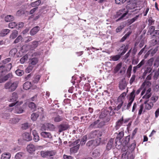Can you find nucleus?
<instances>
[{"mask_svg":"<svg viewBox=\"0 0 159 159\" xmlns=\"http://www.w3.org/2000/svg\"><path fill=\"white\" fill-rule=\"evenodd\" d=\"M18 85V83L15 81L13 83L11 82H7L4 84L5 89H7L10 92H13L15 91Z\"/></svg>","mask_w":159,"mask_h":159,"instance_id":"f257e3e1","label":"nucleus"},{"mask_svg":"<svg viewBox=\"0 0 159 159\" xmlns=\"http://www.w3.org/2000/svg\"><path fill=\"white\" fill-rule=\"evenodd\" d=\"M105 122L102 119H99L91 123L89 127L90 129L101 128L105 125Z\"/></svg>","mask_w":159,"mask_h":159,"instance_id":"f03ea898","label":"nucleus"},{"mask_svg":"<svg viewBox=\"0 0 159 159\" xmlns=\"http://www.w3.org/2000/svg\"><path fill=\"white\" fill-rule=\"evenodd\" d=\"M12 67V64L11 63L0 65V77H2L8 71L10 70Z\"/></svg>","mask_w":159,"mask_h":159,"instance_id":"7ed1b4c3","label":"nucleus"},{"mask_svg":"<svg viewBox=\"0 0 159 159\" xmlns=\"http://www.w3.org/2000/svg\"><path fill=\"white\" fill-rule=\"evenodd\" d=\"M56 152L54 150L42 151L41 152L40 154L42 157L48 158L54 156L56 154Z\"/></svg>","mask_w":159,"mask_h":159,"instance_id":"20e7f679","label":"nucleus"},{"mask_svg":"<svg viewBox=\"0 0 159 159\" xmlns=\"http://www.w3.org/2000/svg\"><path fill=\"white\" fill-rule=\"evenodd\" d=\"M109 111L106 110L102 111L99 116V119L103 120L106 123L109 121L110 118L108 115Z\"/></svg>","mask_w":159,"mask_h":159,"instance_id":"39448f33","label":"nucleus"},{"mask_svg":"<svg viewBox=\"0 0 159 159\" xmlns=\"http://www.w3.org/2000/svg\"><path fill=\"white\" fill-rule=\"evenodd\" d=\"M80 140L78 139L74 142L72 144V146H74L70 148V151L72 153H75L76 152L79 150L80 145L79 143Z\"/></svg>","mask_w":159,"mask_h":159,"instance_id":"423d86ee","label":"nucleus"},{"mask_svg":"<svg viewBox=\"0 0 159 159\" xmlns=\"http://www.w3.org/2000/svg\"><path fill=\"white\" fill-rule=\"evenodd\" d=\"M149 100H146L144 101V104L145 105V108L146 110H150L154 106L153 102H148Z\"/></svg>","mask_w":159,"mask_h":159,"instance_id":"0eeeda50","label":"nucleus"},{"mask_svg":"<svg viewBox=\"0 0 159 159\" xmlns=\"http://www.w3.org/2000/svg\"><path fill=\"white\" fill-rule=\"evenodd\" d=\"M26 149L27 151L30 153H32L35 151V147L33 144L30 143L27 146Z\"/></svg>","mask_w":159,"mask_h":159,"instance_id":"6e6552de","label":"nucleus"},{"mask_svg":"<svg viewBox=\"0 0 159 159\" xmlns=\"http://www.w3.org/2000/svg\"><path fill=\"white\" fill-rule=\"evenodd\" d=\"M125 51H124V52L120 53V54L111 56L110 57L111 59L110 60L113 61H118L120 58L121 57L125 54Z\"/></svg>","mask_w":159,"mask_h":159,"instance_id":"1a4fd4ad","label":"nucleus"},{"mask_svg":"<svg viewBox=\"0 0 159 159\" xmlns=\"http://www.w3.org/2000/svg\"><path fill=\"white\" fill-rule=\"evenodd\" d=\"M23 139L26 141H30L32 140V137L30 133L25 132L22 135Z\"/></svg>","mask_w":159,"mask_h":159,"instance_id":"9d476101","label":"nucleus"},{"mask_svg":"<svg viewBox=\"0 0 159 159\" xmlns=\"http://www.w3.org/2000/svg\"><path fill=\"white\" fill-rule=\"evenodd\" d=\"M69 128V125L66 124L60 125L58 126L59 132H61L62 131L67 130Z\"/></svg>","mask_w":159,"mask_h":159,"instance_id":"9b49d317","label":"nucleus"},{"mask_svg":"<svg viewBox=\"0 0 159 159\" xmlns=\"http://www.w3.org/2000/svg\"><path fill=\"white\" fill-rule=\"evenodd\" d=\"M128 48V46L127 45H125V44H123L120 48L117 50V51L120 52V53H122L125 51V53L127 51Z\"/></svg>","mask_w":159,"mask_h":159,"instance_id":"f8f14e48","label":"nucleus"},{"mask_svg":"<svg viewBox=\"0 0 159 159\" xmlns=\"http://www.w3.org/2000/svg\"><path fill=\"white\" fill-rule=\"evenodd\" d=\"M40 134L42 137L45 138L51 139L52 138L51 133L49 132H42Z\"/></svg>","mask_w":159,"mask_h":159,"instance_id":"ddd939ff","label":"nucleus"},{"mask_svg":"<svg viewBox=\"0 0 159 159\" xmlns=\"http://www.w3.org/2000/svg\"><path fill=\"white\" fill-rule=\"evenodd\" d=\"M124 118L122 116V117L117 121L116 123L115 128L116 129H118L123 123Z\"/></svg>","mask_w":159,"mask_h":159,"instance_id":"4468645a","label":"nucleus"},{"mask_svg":"<svg viewBox=\"0 0 159 159\" xmlns=\"http://www.w3.org/2000/svg\"><path fill=\"white\" fill-rule=\"evenodd\" d=\"M18 96L16 93L13 92L12 93V96L9 99L8 101L10 102L16 101L17 99Z\"/></svg>","mask_w":159,"mask_h":159,"instance_id":"2eb2a0df","label":"nucleus"},{"mask_svg":"<svg viewBox=\"0 0 159 159\" xmlns=\"http://www.w3.org/2000/svg\"><path fill=\"white\" fill-rule=\"evenodd\" d=\"M38 61V59L37 57H34L29 60V64L33 66H34Z\"/></svg>","mask_w":159,"mask_h":159,"instance_id":"dca6fc26","label":"nucleus"},{"mask_svg":"<svg viewBox=\"0 0 159 159\" xmlns=\"http://www.w3.org/2000/svg\"><path fill=\"white\" fill-rule=\"evenodd\" d=\"M12 75L11 73H9L0 79V83L4 82L7 80L9 78H11Z\"/></svg>","mask_w":159,"mask_h":159,"instance_id":"f3484780","label":"nucleus"},{"mask_svg":"<svg viewBox=\"0 0 159 159\" xmlns=\"http://www.w3.org/2000/svg\"><path fill=\"white\" fill-rule=\"evenodd\" d=\"M39 30L40 27L38 26L34 27L30 31V34L31 35H34L39 31Z\"/></svg>","mask_w":159,"mask_h":159,"instance_id":"a211bd4d","label":"nucleus"},{"mask_svg":"<svg viewBox=\"0 0 159 159\" xmlns=\"http://www.w3.org/2000/svg\"><path fill=\"white\" fill-rule=\"evenodd\" d=\"M32 134L33 135V140L35 142H37L39 140V137L38 133L35 130L32 131Z\"/></svg>","mask_w":159,"mask_h":159,"instance_id":"6ab92c4d","label":"nucleus"},{"mask_svg":"<svg viewBox=\"0 0 159 159\" xmlns=\"http://www.w3.org/2000/svg\"><path fill=\"white\" fill-rule=\"evenodd\" d=\"M39 41L35 40L31 42V44L30 45V47L31 50H34L38 46Z\"/></svg>","mask_w":159,"mask_h":159,"instance_id":"aec40b11","label":"nucleus"},{"mask_svg":"<svg viewBox=\"0 0 159 159\" xmlns=\"http://www.w3.org/2000/svg\"><path fill=\"white\" fill-rule=\"evenodd\" d=\"M46 126L47 128V130L48 131H53L55 128L54 125L50 123H46Z\"/></svg>","mask_w":159,"mask_h":159,"instance_id":"412c9836","label":"nucleus"},{"mask_svg":"<svg viewBox=\"0 0 159 159\" xmlns=\"http://www.w3.org/2000/svg\"><path fill=\"white\" fill-rule=\"evenodd\" d=\"M114 139L111 138L107 143L106 146V149L108 151L110 150L112 147Z\"/></svg>","mask_w":159,"mask_h":159,"instance_id":"4be33fe9","label":"nucleus"},{"mask_svg":"<svg viewBox=\"0 0 159 159\" xmlns=\"http://www.w3.org/2000/svg\"><path fill=\"white\" fill-rule=\"evenodd\" d=\"M52 119L55 122H58L63 120V117L59 115H57L56 116L53 117Z\"/></svg>","mask_w":159,"mask_h":159,"instance_id":"5701e85b","label":"nucleus"},{"mask_svg":"<svg viewBox=\"0 0 159 159\" xmlns=\"http://www.w3.org/2000/svg\"><path fill=\"white\" fill-rule=\"evenodd\" d=\"M124 135V132L123 131L120 132L118 134L116 138V143L118 141H120V139L123 138Z\"/></svg>","mask_w":159,"mask_h":159,"instance_id":"b1692460","label":"nucleus"},{"mask_svg":"<svg viewBox=\"0 0 159 159\" xmlns=\"http://www.w3.org/2000/svg\"><path fill=\"white\" fill-rule=\"evenodd\" d=\"M40 75H35L32 79V82L34 83H37L40 80Z\"/></svg>","mask_w":159,"mask_h":159,"instance_id":"393cba45","label":"nucleus"},{"mask_svg":"<svg viewBox=\"0 0 159 159\" xmlns=\"http://www.w3.org/2000/svg\"><path fill=\"white\" fill-rule=\"evenodd\" d=\"M23 110L22 108L19 106H16L15 107L14 112L16 113L20 114L23 112Z\"/></svg>","mask_w":159,"mask_h":159,"instance_id":"a878e982","label":"nucleus"},{"mask_svg":"<svg viewBox=\"0 0 159 159\" xmlns=\"http://www.w3.org/2000/svg\"><path fill=\"white\" fill-rule=\"evenodd\" d=\"M135 90L134 89L133 91L130 93L128 99V100L129 101H134L135 97Z\"/></svg>","mask_w":159,"mask_h":159,"instance_id":"bb28decb","label":"nucleus"},{"mask_svg":"<svg viewBox=\"0 0 159 159\" xmlns=\"http://www.w3.org/2000/svg\"><path fill=\"white\" fill-rule=\"evenodd\" d=\"M14 19L13 16L11 15H8L5 17V20L7 22L12 21Z\"/></svg>","mask_w":159,"mask_h":159,"instance_id":"cd10ccee","label":"nucleus"},{"mask_svg":"<svg viewBox=\"0 0 159 159\" xmlns=\"http://www.w3.org/2000/svg\"><path fill=\"white\" fill-rule=\"evenodd\" d=\"M11 155L9 153H3L1 157V159H9L10 158Z\"/></svg>","mask_w":159,"mask_h":159,"instance_id":"c85d7f7f","label":"nucleus"},{"mask_svg":"<svg viewBox=\"0 0 159 159\" xmlns=\"http://www.w3.org/2000/svg\"><path fill=\"white\" fill-rule=\"evenodd\" d=\"M10 30L5 29L2 30L0 33V36L3 37L7 35L10 32Z\"/></svg>","mask_w":159,"mask_h":159,"instance_id":"c756f323","label":"nucleus"},{"mask_svg":"<svg viewBox=\"0 0 159 159\" xmlns=\"http://www.w3.org/2000/svg\"><path fill=\"white\" fill-rule=\"evenodd\" d=\"M31 86L30 82H26L23 84V88L24 90H27L29 89Z\"/></svg>","mask_w":159,"mask_h":159,"instance_id":"7c9ffc66","label":"nucleus"},{"mask_svg":"<svg viewBox=\"0 0 159 159\" xmlns=\"http://www.w3.org/2000/svg\"><path fill=\"white\" fill-rule=\"evenodd\" d=\"M18 34V32L17 30H13L10 36V39H15L17 36Z\"/></svg>","mask_w":159,"mask_h":159,"instance_id":"2f4dec72","label":"nucleus"},{"mask_svg":"<svg viewBox=\"0 0 159 159\" xmlns=\"http://www.w3.org/2000/svg\"><path fill=\"white\" fill-rule=\"evenodd\" d=\"M126 86V83L123 81H121L120 82L119 84V88L121 90H123L125 89Z\"/></svg>","mask_w":159,"mask_h":159,"instance_id":"473e14b6","label":"nucleus"},{"mask_svg":"<svg viewBox=\"0 0 159 159\" xmlns=\"http://www.w3.org/2000/svg\"><path fill=\"white\" fill-rule=\"evenodd\" d=\"M151 83L149 81H145L144 82L142 85V86L145 88L146 87H147V88H151Z\"/></svg>","mask_w":159,"mask_h":159,"instance_id":"72a5a7b5","label":"nucleus"},{"mask_svg":"<svg viewBox=\"0 0 159 159\" xmlns=\"http://www.w3.org/2000/svg\"><path fill=\"white\" fill-rule=\"evenodd\" d=\"M24 153L22 152H20L17 153L15 156V158L16 159H22Z\"/></svg>","mask_w":159,"mask_h":159,"instance_id":"f704fd0d","label":"nucleus"},{"mask_svg":"<svg viewBox=\"0 0 159 159\" xmlns=\"http://www.w3.org/2000/svg\"><path fill=\"white\" fill-rule=\"evenodd\" d=\"M39 116V114L38 113H34L31 115V119L33 121L36 120Z\"/></svg>","mask_w":159,"mask_h":159,"instance_id":"c9c22d12","label":"nucleus"},{"mask_svg":"<svg viewBox=\"0 0 159 159\" xmlns=\"http://www.w3.org/2000/svg\"><path fill=\"white\" fill-rule=\"evenodd\" d=\"M97 130L92 131L89 134V136L90 138L92 139L96 138Z\"/></svg>","mask_w":159,"mask_h":159,"instance_id":"e433bc0d","label":"nucleus"},{"mask_svg":"<svg viewBox=\"0 0 159 159\" xmlns=\"http://www.w3.org/2000/svg\"><path fill=\"white\" fill-rule=\"evenodd\" d=\"M131 34V32H128L121 39L120 42H123Z\"/></svg>","mask_w":159,"mask_h":159,"instance_id":"4c0bfd02","label":"nucleus"},{"mask_svg":"<svg viewBox=\"0 0 159 159\" xmlns=\"http://www.w3.org/2000/svg\"><path fill=\"white\" fill-rule=\"evenodd\" d=\"M28 56L26 55L20 58V61L21 64H23L28 59Z\"/></svg>","mask_w":159,"mask_h":159,"instance_id":"58836bf2","label":"nucleus"},{"mask_svg":"<svg viewBox=\"0 0 159 159\" xmlns=\"http://www.w3.org/2000/svg\"><path fill=\"white\" fill-rule=\"evenodd\" d=\"M41 1H36L32 3L31 4V5L32 7H35L38 6L40 4L41 2Z\"/></svg>","mask_w":159,"mask_h":159,"instance_id":"ea45409f","label":"nucleus"},{"mask_svg":"<svg viewBox=\"0 0 159 159\" xmlns=\"http://www.w3.org/2000/svg\"><path fill=\"white\" fill-rule=\"evenodd\" d=\"M154 61V59L153 57H152L149 59L147 61V64L148 66H151L153 64V63Z\"/></svg>","mask_w":159,"mask_h":159,"instance_id":"a19ab883","label":"nucleus"},{"mask_svg":"<svg viewBox=\"0 0 159 159\" xmlns=\"http://www.w3.org/2000/svg\"><path fill=\"white\" fill-rule=\"evenodd\" d=\"M16 74L18 76H21L24 73V71L20 69H17L15 71Z\"/></svg>","mask_w":159,"mask_h":159,"instance_id":"79ce46f5","label":"nucleus"},{"mask_svg":"<svg viewBox=\"0 0 159 159\" xmlns=\"http://www.w3.org/2000/svg\"><path fill=\"white\" fill-rule=\"evenodd\" d=\"M34 66L31 65H29L26 68L25 72L27 73L30 72L33 69Z\"/></svg>","mask_w":159,"mask_h":159,"instance_id":"37998d69","label":"nucleus"},{"mask_svg":"<svg viewBox=\"0 0 159 159\" xmlns=\"http://www.w3.org/2000/svg\"><path fill=\"white\" fill-rule=\"evenodd\" d=\"M158 97L157 96H152L150 99V102H153L154 104L158 99Z\"/></svg>","mask_w":159,"mask_h":159,"instance_id":"c03bdc74","label":"nucleus"},{"mask_svg":"<svg viewBox=\"0 0 159 159\" xmlns=\"http://www.w3.org/2000/svg\"><path fill=\"white\" fill-rule=\"evenodd\" d=\"M139 16H136L133 18L128 20V23L130 25L136 20L139 17Z\"/></svg>","mask_w":159,"mask_h":159,"instance_id":"a18cd8bd","label":"nucleus"},{"mask_svg":"<svg viewBox=\"0 0 159 159\" xmlns=\"http://www.w3.org/2000/svg\"><path fill=\"white\" fill-rule=\"evenodd\" d=\"M87 137L86 135L84 136L81 139L80 142V143L82 145H84L85 144L87 140Z\"/></svg>","mask_w":159,"mask_h":159,"instance_id":"49530a36","label":"nucleus"},{"mask_svg":"<svg viewBox=\"0 0 159 159\" xmlns=\"http://www.w3.org/2000/svg\"><path fill=\"white\" fill-rule=\"evenodd\" d=\"M102 131H99L98 130H97V136L96 137L98 138L100 140L99 141H101V136H102Z\"/></svg>","mask_w":159,"mask_h":159,"instance_id":"de8ad7c7","label":"nucleus"},{"mask_svg":"<svg viewBox=\"0 0 159 159\" xmlns=\"http://www.w3.org/2000/svg\"><path fill=\"white\" fill-rule=\"evenodd\" d=\"M155 26H151L149 28L148 32H150V35L152 34L153 33H154V31H155Z\"/></svg>","mask_w":159,"mask_h":159,"instance_id":"09e8293b","label":"nucleus"},{"mask_svg":"<svg viewBox=\"0 0 159 159\" xmlns=\"http://www.w3.org/2000/svg\"><path fill=\"white\" fill-rule=\"evenodd\" d=\"M17 25L16 23L15 22H10L9 24V27L10 28L13 29L15 28Z\"/></svg>","mask_w":159,"mask_h":159,"instance_id":"8fccbe9b","label":"nucleus"},{"mask_svg":"<svg viewBox=\"0 0 159 159\" xmlns=\"http://www.w3.org/2000/svg\"><path fill=\"white\" fill-rule=\"evenodd\" d=\"M122 65V64L121 62H120L117 64L115 68V70L116 71H118L121 68Z\"/></svg>","mask_w":159,"mask_h":159,"instance_id":"3c124183","label":"nucleus"},{"mask_svg":"<svg viewBox=\"0 0 159 159\" xmlns=\"http://www.w3.org/2000/svg\"><path fill=\"white\" fill-rule=\"evenodd\" d=\"M22 39V37L21 35L19 36L14 42V43H16L19 42Z\"/></svg>","mask_w":159,"mask_h":159,"instance_id":"603ef678","label":"nucleus"},{"mask_svg":"<svg viewBox=\"0 0 159 159\" xmlns=\"http://www.w3.org/2000/svg\"><path fill=\"white\" fill-rule=\"evenodd\" d=\"M90 86H89V84H87L84 85V89L87 91H89L90 89Z\"/></svg>","mask_w":159,"mask_h":159,"instance_id":"864d4df0","label":"nucleus"},{"mask_svg":"<svg viewBox=\"0 0 159 159\" xmlns=\"http://www.w3.org/2000/svg\"><path fill=\"white\" fill-rule=\"evenodd\" d=\"M149 26H151L152 25H154V24L155 20H153L152 18L151 17L149 18L148 20Z\"/></svg>","mask_w":159,"mask_h":159,"instance_id":"5fc2aeb1","label":"nucleus"},{"mask_svg":"<svg viewBox=\"0 0 159 159\" xmlns=\"http://www.w3.org/2000/svg\"><path fill=\"white\" fill-rule=\"evenodd\" d=\"M125 9L124 8L119 10V11L117 12L116 16H120L122 14V13L124 12V11H125Z\"/></svg>","mask_w":159,"mask_h":159,"instance_id":"6e6d98bb","label":"nucleus"},{"mask_svg":"<svg viewBox=\"0 0 159 159\" xmlns=\"http://www.w3.org/2000/svg\"><path fill=\"white\" fill-rule=\"evenodd\" d=\"M29 107L31 109H33L35 108L36 105L33 102H31L29 103Z\"/></svg>","mask_w":159,"mask_h":159,"instance_id":"4d7b16f0","label":"nucleus"},{"mask_svg":"<svg viewBox=\"0 0 159 159\" xmlns=\"http://www.w3.org/2000/svg\"><path fill=\"white\" fill-rule=\"evenodd\" d=\"M22 128L23 129H26L29 127L28 124L27 123L22 124Z\"/></svg>","mask_w":159,"mask_h":159,"instance_id":"13d9d810","label":"nucleus"},{"mask_svg":"<svg viewBox=\"0 0 159 159\" xmlns=\"http://www.w3.org/2000/svg\"><path fill=\"white\" fill-rule=\"evenodd\" d=\"M154 66L155 67H158L159 66V60L157 58L154 61Z\"/></svg>","mask_w":159,"mask_h":159,"instance_id":"bf43d9fd","label":"nucleus"},{"mask_svg":"<svg viewBox=\"0 0 159 159\" xmlns=\"http://www.w3.org/2000/svg\"><path fill=\"white\" fill-rule=\"evenodd\" d=\"M123 103L124 101L122 100H121L120 102L119 103V104L116 107V109L117 111L119 110L121 108Z\"/></svg>","mask_w":159,"mask_h":159,"instance_id":"052dcab7","label":"nucleus"},{"mask_svg":"<svg viewBox=\"0 0 159 159\" xmlns=\"http://www.w3.org/2000/svg\"><path fill=\"white\" fill-rule=\"evenodd\" d=\"M133 101H129L128 100V103L127 105V107H126V109L127 110H129L130 108V107L131 106V105L133 103Z\"/></svg>","mask_w":159,"mask_h":159,"instance_id":"680f3d73","label":"nucleus"},{"mask_svg":"<svg viewBox=\"0 0 159 159\" xmlns=\"http://www.w3.org/2000/svg\"><path fill=\"white\" fill-rule=\"evenodd\" d=\"M139 108H140V109H139V111L138 114L139 115H141V114L142 113L143 110V104H141Z\"/></svg>","mask_w":159,"mask_h":159,"instance_id":"e2e57ef3","label":"nucleus"},{"mask_svg":"<svg viewBox=\"0 0 159 159\" xmlns=\"http://www.w3.org/2000/svg\"><path fill=\"white\" fill-rule=\"evenodd\" d=\"M135 78V75H133L131 77L130 81L129 83L130 84H131L134 81Z\"/></svg>","mask_w":159,"mask_h":159,"instance_id":"0e129e2a","label":"nucleus"},{"mask_svg":"<svg viewBox=\"0 0 159 159\" xmlns=\"http://www.w3.org/2000/svg\"><path fill=\"white\" fill-rule=\"evenodd\" d=\"M158 46L156 47L152 51L151 53L152 55H153L157 52L158 50Z\"/></svg>","mask_w":159,"mask_h":159,"instance_id":"69168bd1","label":"nucleus"},{"mask_svg":"<svg viewBox=\"0 0 159 159\" xmlns=\"http://www.w3.org/2000/svg\"><path fill=\"white\" fill-rule=\"evenodd\" d=\"M151 95L150 94H145L142 97L143 99H145L146 100H149V98L151 97Z\"/></svg>","mask_w":159,"mask_h":159,"instance_id":"338daca9","label":"nucleus"},{"mask_svg":"<svg viewBox=\"0 0 159 159\" xmlns=\"http://www.w3.org/2000/svg\"><path fill=\"white\" fill-rule=\"evenodd\" d=\"M63 158L64 159H73V157L70 156H68L66 155H63Z\"/></svg>","mask_w":159,"mask_h":159,"instance_id":"774afa93","label":"nucleus"}]
</instances>
